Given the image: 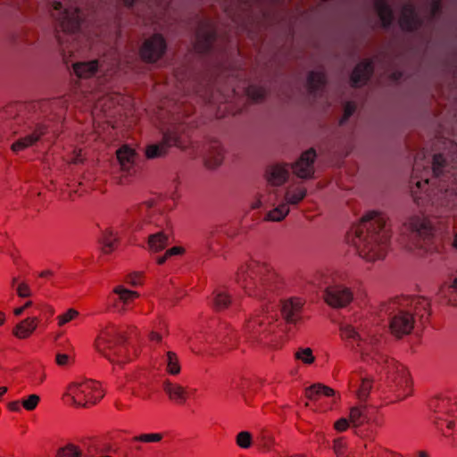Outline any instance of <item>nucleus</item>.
Instances as JSON below:
<instances>
[{
	"label": "nucleus",
	"instance_id": "nucleus-31",
	"mask_svg": "<svg viewBox=\"0 0 457 457\" xmlns=\"http://www.w3.org/2000/svg\"><path fill=\"white\" fill-rule=\"evenodd\" d=\"M169 237L170 232L165 228L151 234L147 240L148 250L154 253H158L163 250L169 244Z\"/></svg>",
	"mask_w": 457,
	"mask_h": 457
},
{
	"label": "nucleus",
	"instance_id": "nucleus-53",
	"mask_svg": "<svg viewBox=\"0 0 457 457\" xmlns=\"http://www.w3.org/2000/svg\"><path fill=\"white\" fill-rule=\"evenodd\" d=\"M445 160L442 154H435L433 157L432 171L436 177L439 176L442 172V167L444 166Z\"/></svg>",
	"mask_w": 457,
	"mask_h": 457
},
{
	"label": "nucleus",
	"instance_id": "nucleus-10",
	"mask_svg": "<svg viewBox=\"0 0 457 457\" xmlns=\"http://www.w3.org/2000/svg\"><path fill=\"white\" fill-rule=\"evenodd\" d=\"M403 228L414 240L413 246L417 248H425L434 230L431 221L423 216L411 217L404 223Z\"/></svg>",
	"mask_w": 457,
	"mask_h": 457
},
{
	"label": "nucleus",
	"instance_id": "nucleus-6",
	"mask_svg": "<svg viewBox=\"0 0 457 457\" xmlns=\"http://www.w3.org/2000/svg\"><path fill=\"white\" fill-rule=\"evenodd\" d=\"M277 314L262 312L251 317L245 325V332L249 339L264 342L277 328Z\"/></svg>",
	"mask_w": 457,
	"mask_h": 457
},
{
	"label": "nucleus",
	"instance_id": "nucleus-4",
	"mask_svg": "<svg viewBox=\"0 0 457 457\" xmlns=\"http://www.w3.org/2000/svg\"><path fill=\"white\" fill-rule=\"evenodd\" d=\"M104 395L100 382L87 379L74 381L68 385L64 397L71 399V404L77 407H86L87 404H95Z\"/></svg>",
	"mask_w": 457,
	"mask_h": 457
},
{
	"label": "nucleus",
	"instance_id": "nucleus-7",
	"mask_svg": "<svg viewBox=\"0 0 457 457\" xmlns=\"http://www.w3.org/2000/svg\"><path fill=\"white\" fill-rule=\"evenodd\" d=\"M408 301H400L389 315V330L396 338L411 334L414 328L413 313L407 309Z\"/></svg>",
	"mask_w": 457,
	"mask_h": 457
},
{
	"label": "nucleus",
	"instance_id": "nucleus-52",
	"mask_svg": "<svg viewBox=\"0 0 457 457\" xmlns=\"http://www.w3.org/2000/svg\"><path fill=\"white\" fill-rule=\"evenodd\" d=\"M79 312L75 309H69L65 313L57 317L58 326L62 327L66 323L75 320L79 316Z\"/></svg>",
	"mask_w": 457,
	"mask_h": 457
},
{
	"label": "nucleus",
	"instance_id": "nucleus-9",
	"mask_svg": "<svg viewBox=\"0 0 457 457\" xmlns=\"http://www.w3.org/2000/svg\"><path fill=\"white\" fill-rule=\"evenodd\" d=\"M430 407L434 411V422L445 435L452 429L454 420L451 417L457 419V401L449 398H437L432 400Z\"/></svg>",
	"mask_w": 457,
	"mask_h": 457
},
{
	"label": "nucleus",
	"instance_id": "nucleus-1",
	"mask_svg": "<svg viewBox=\"0 0 457 457\" xmlns=\"http://www.w3.org/2000/svg\"><path fill=\"white\" fill-rule=\"evenodd\" d=\"M347 237L361 258L374 262L386 257L391 234L386 217L370 212L361 218Z\"/></svg>",
	"mask_w": 457,
	"mask_h": 457
},
{
	"label": "nucleus",
	"instance_id": "nucleus-26",
	"mask_svg": "<svg viewBox=\"0 0 457 457\" xmlns=\"http://www.w3.org/2000/svg\"><path fill=\"white\" fill-rule=\"evenodd\" d=\"M39 323L37 317H28L17 323L12 330V334L18 339H28L36 331Z\"/></svg>",
	"mask_w": 457,
	"mask_h": 457
},
{
	"label": "nucleus",
	"instance_id": "nucleus-13",
	"mask_svg": "<svg viewBox=\"0 0 457 457\" xmlns=\"http://www.w3.org/2000/svg\"><path fill=\"white\" fill-rule=\"evenodd\" d=\"M138 297L139 294L137 291L127 289L120 285L115 287L109 294L107 301L111 310L119 314H124Z\"/></svg>",
	"mask_w": 457,
	"mask_h": 457
},
{
	"label": "nucleus",
	"instance_id": "nucleus-63",
	"mask_svg": "<svg viewBox=\"0 0 457 457\" xmlns=\"http://www.w3.org/2000/svg\"><path fill=\"white\" fill-rule=\"evenodd\" d=\"M6 321V315L4 312L0 311V326H3Z\"/></svg>",
	"mask_w": 457,
	"mask_h": 457
},
{
	"label": "nucleus",
	"instance_id": "nucleus-46",
	"mask_svg": "<svg viewBox=\"0 0 457 457\" xmlns=\"http://www.w3.org/2000/svg\"><path fill=\"white\" fill-rule=\"evenodd\" d=\"M253 436L248 431H241L236 436V444L243 449H248L253 445Z\"/></svg>",
	"mask_w": 457,
	"mask_h": 457
},
{
	"label": "nucleus",
	"instance_id": "nucleus-40",
	"mask_svg": "<svg viewBox=\"0 0 457 457\" xmlns=\"http://www.w3.org/2000/svg\"><path fill=\"white\" fill-rule=\"evenodd\" d=\"M288 213H289V207L287 206V204H281L278 207L268 212L265 214L263 220L265 221L278 222V221L283 220Z\"/></svg>",
	"mask_w": 457,
	"mask_h": 457
},
{
	"label": "nucleus",
	"instance_id": "nucleus-42",
	"mask_svg": "<svg viewBox=\"0 0 457 457\" xmlns=\"http://www.w3.org/2000/svg\"><path fill=\"white\" fill-rule=\"evenodd\" d=\"M166 371L170 375H178L180 372V362L174 352H167L165 357Z\"/></svg>",
	"mask_w": 457,
	"mask_h": 457
},
{
	"label": "nucleus",
	"instance_id": "nucleus-24",
	"mask_svg": "<svg viewBox=\"0 0 457 457\" xmlns=\"http://www.w3.org/2000/svg\"><path fill=\"white\" fill-rule=\"evenodd\" d=\"M47 131V129L43 124H37L33 132L23 137L19 138L12 145L13 152H21L24 149L35 145Z\"/></svg>",
	"mask_w": 457,
	"mask_h": 457
},
{
	"label": "nucleus",
	"instance_id": "nucleus-35",
	"mask_svg": "<svg viewBox=\"0 0 457 457\" xmlns=\"http://www.w3.org/2000/svg\"><path fill=\"white\" fill-rule=\"evenodd\" d=\"M439 293L450 304L457 306V277L449 278L440 287Z\"/></svg>",
	"mask_w": 457,
	"mask_h": 457
},
{
	"label": "nucleus",
	"instance_id": "nucleus-20",
	"mask_svg": "<svg viewBox=\"0 0 457 457\" xmlns=\"http://www.w3.org/2000/svg\"><path fill=\"white\" fill-rule=\"evenodd\" d=\"M138 216L148 223H155L157 227L162 228L163 223L168 225L166 217L159 213V208L154 200L140 204L137 207Z\"/></svg>",
	"mask_w": 457,
	"mask_h": 457
},
{
	"label": "nucleus",
	"instance_id": "nucleus-57",
	"mask_svg": "<svg viewBox=\"0 0 457 457\" xmlns=\"http://www.w3.org/2000/svg\"><path fill=\"white\" fill-rule=\"evenodd\" d=\"M55 361L59 366H67L70 361V356L65 353H57L55 357Z\"/></svg>",
	"mask_w": 457,
	"mask_h": 457
},
{
	"label": "nucleus",
	"instance_id": "nucleus-14",
	"mask_svg": "<svg viewBox=\"0 0 457 457\" xmlns=\"http://www.w3.org/2000/svg\"><path fill=\"white\" fill-rule=\"evenodd\" d=\"M353 299L352 290L343 285L328 287L324 293L325 302L333 308H344Z\"/></svg>",
	"mask_w": 457,
	"mask_h": 457
},
{
	"label": "nucleus",
	"instance_id": "nucleus-41",
	"mask_svg": "<svg viewBox=\"0 0 457 457\" xmlns=\"http://www.w3.org/2000/svg\"><path fill=\"white\" fill-rule=\"evenodd\" d=\"M82 450L79 445L67 443L56 450L54 457H82Z\"/></svg>",
	"mask_w": 457,
	"mask_h": 457
},
{
	"label": "nucleus",
	"instance_id": "nucleus-22",
	"mask_svg": "<svg viewBox=\"0 0 457 457\" xmlns=\"http://www.w3.org/2000/svg\"><path fill=\"white\" fill-rule=\"evenodd\" d=\"M224 149L219 141H211L205 145L204 165L208 169L219 167L224 160Z\"/></svg>",
	"mask_w": 457,
	"mask_h": 457
},
{
	"label": "nucleus",
	"instance_id": "nucleus-39",
	"mask_svg": "<svg viewBox=\"0 0 457 457\" xmlns=\"http://www.w3.org/2000/svg\"><path fill=\"white\" fill-rule=\"evenodd\" d=\"M326 83L325 74L322 71H312L308 76L307 85L311 94L322 89Z\"/></svg>",
	"mask_w": 457,
	"mask_h": 457
},
{
	"label": "nucleus",
	"instance_id": "nucleus-47",
	"mask_svg": "<svg viewBox=\"0 0 457 457\" xmlns=\"http://www.w3.org/2000/svg\"><path fill=\"white\" fill-rule=\"evenodd\" d=\"M185 253V249L181 246H173L164 253L162 256L156 258V262L159 265H162L169 258L176 255H181Z\"/></svg>",
	"mask_w": 457,
	"mask_h": 457
},
{
	"label": "nucleus",
	"instance_id": "nucleus-18",
	"mask_svg": "<svg viewBox=\"0 0 457 457\" xmlns=\"http://www.w3.org/2000/svg\"><path fill=\"white\" fill-rule=\"evenodd\" d=\"M316 157L315 150L311 148L302 154L300 158L291 167L293 172L301 179H310L314 173L313 162Z\"/></svg>",
	"mask_w": 457,
	"mask_h": 457
},
{
	"label": "nucleus",
	"instance_id": "nucleus-23",
	"mask_svg": "<svg viewBox=\"0 0 457 457\" xmlns=\"http://www.w3.org/2000/svg\"><path fill=\"white\" fill-rule=\"evenodd\" d=\"M163 391L169 400L178 405H183L188 399V392L186 387L178 383L167 379L163 382Z\"/></svg>",
	"mask_w": 457,
	"mask_h": 457
},
{
	"label": "nucleus",
	"instance_id": "nucleus-38",
	"mask_svg": "<svg viewBox=\"0 0 457 457\" xmlns=\"http://www.w3.org/2000/svg\"><path fill=\"white\" fill-rule=\"evenodd\" d=\"M349 421L353 427H361L368 422L367 407L355 406L351 408L349 413Z\"/></svg>",
	"mask_w": 457,
	"mask_h": 457
},
{
	"label": "nucleus",
	"instance_id": "nucleus-62",
	"mask_svg": "<svg viewBox=\"0 0 457 457\" xmlns=\"http://www.w3.org/2000/svg\"><path fill=\"white\" fill-rule=\"evenodd\" d=\"M25 309H23V305L21 307H17L13 310V314L16 317L21 316L24 312Z\"/></svg>",
	"mask_w": 457,
	"mask_h": 457
},
{
	"label": "nucleus",
	"instance_id": "nucleus-27",
	"mask_svg": "<svg viewBox=\"0 0 457 457\" xmlns=\"http://www.w3.org/2000/svg\"><path fill=\"white\" fill-rule=\"evenodd\" d=\"M402 301H408L407 309L411 310L413 317L418 316L422 321L428 320L430 315V303L424 297L403 298Z\"/></svg>",
	"mask_w": 457,
	"mask_h": 457
},
{
	"label": "nucleus",
	"instance_id": "nucleus-15",
	"mask_svg": "<svg viewBox=\"0 0 457 457\" xmlns=\"http://www.w3.org/2000/svg\"><path fill=\"white\" fill-rule=\"evenodd\" d=\"M304 301L299 297H291L280 303V313L287 325L296 326L302 320Z\"/></svg>",
	"mask_w": 457,
	"mask_h": 457
},
{
	"label": "nucleus",
	"instance_id": "nucleus-36",
	"mask_svg": "<svg viewBox=\"0 0 457 457\" xmlns=\"http://www.w3.org/2000/svg\"><path fill=\"white\" fill-rule=\"evenodd\" d=\"M306 188L303 186H291L285 193V201L288 204H298L306 196Z\"/></svg>",
	"mask_w": 457,
	"mask_h": 457
},
{
	"label": "nucleus",
	"instance_id": "nucleus-48",
	"mask_svg": "<svg viewBox=\"0 0 457 457\" xmlns=\"http://www.w3.org/2000/svg\"><path fill=\"white\" fill-rule=\"evenodd\" d=\"M333 451L337 457H346L347 456V444L346 441L342 438H337L333 441Z\"/></svg>",
	"mask_w": 457,
	"mask_h": 457
},
{
	"label": "nucleus",
	"instance_id": "nucleus-29",
	"mask_svg": "<svg viewBox=\"0 0 457 457\" xmlns=\"http://www.w3.org/2000/svg\"><path fill=\"white\" fill-rule=\"evenodd\" d=\"M373 71V66L370 61L360 62L353 70L351 76L353 87H360L366 83Z\"/></svg>",
	"mask_w": 457,
	"mask_h": 457
},
{
	"label": "nucleus",
	"instance_id": "nucleus-5",
	"mask_svg": "<svg viewBox=\"0 0 457 457\" xmlns=\"http://www.w3.org/2000/svg\"><path fill=\"white\" fill-rule=\"evenodd\" d=\"M124 337L120 329L114 325H108L103 328L97 336L95 346L96 349L112 361L124 362L119 357L124 351L122 344Z\"/></svg>",
	"mask_w": 457,
	"mask_h": 457
},
{
	"label": "nucleus",
	"instance_id": "nucleus-19",
	"mask_svg": "<svg viewBox=\"0 0 457 457\" xmlns=\"http://www.w3.org/2000/svg\"><path fill=\"white\" fill-rule=\"evenodd\" d=\"M214 40V27L210 21L202 22L195 35V48L199 53H204L210 49Z\"/></svg>",
	"mask_w": 457,
	"mask_h": 457
},
{
	"label": "nucleus",
	"instance_id": "nucleus-11",
	"mask_svg": "<svg viewBox=\"0 0 457 457\" xmlns=\"http://www.w3.org/2000/svg\"><path fill=\"white\" fill-rule=\"evenodd\" d=\"M340 337L342 339L357 344V350L361 353V360L367 363L375 359L376 351H379L377 343L362 340L355 328L349 324L340 326Z\"/></svg>",
	"mask_w": 457,
	"mask_h": 457
},
{
	"label": "nucleus",
	"instance_id": "nucleus-51",
	"mask_svg": "<svg viewBox=\"0 0 457 457\" xmlns=\"http://www.w3.org/2000/svg\"><path fill=\"white\" fill-rule=\"evenodd\" d=\"M163 436L161 433H151L137 436L133 438V441L142 443H157L160 442Z\"/></svg>",
	"mask_w": 457,
	"mask_h": 457
},
{
	"label": "nucleus",
	"instance_id": "nucleus-45",
	"mask_svg": "<svg viewBox=\"0 0 457 457\" xmlns=\"http://www.w3.org/2000/svg\"><path fill=\"white\" fill-rule=\"evenodd\" d=\"M295 359L301 361L304 364H312L315 361L312 350L309 347L299 348L295 353Z\"/></svg>",
	"mask_w": 457,
	"mask_h": 457
},
{
	"label": "nucleus",
	"instance_id": "nucleus-32",
	"mask_svg": "<svg viewBox=\"0 0 457 457\" xmlns=\"http://www.w3.org/2000/svg\"><path fill=\"white\" fill-rule=\"evenodd\" d=\"M72 68L79 79H89L98 71L99 62L97 60L75 62L72 64Z\"/></svg>",
	"mask_w": 457,
	"mask_h": 457
},
{
	"label": "nucleus",
	"instance_id": "nucleus-17",
	"mask_svg": "<svg viewBox=\"0 0 457 457\" xmlns=\"http://www.w3.org/2000/svg\"><path fill=\"white\" fill-rule=\"evenodd\" d=\"M420 163L418 160H415L413 172L411 179V183L414 184V187H411V195L413 197L414 202L418 205H422L428 199V183L429 180L427 177L420 176L418 174L420 170Z\"/></svg>",
	"mask_w": 457,
	"mask_h": 457
},
{
	"label": "nucleus",
	"instance_id": "nucleus-25",
	"mask_svg": "<svg viewBox=\"0 0 457 457\" xmlns=\"http://www.w3.org/2000/svg\"><path fill=\"white\" fill-rule=\"evenodd\" d=\"M289 176L287 164L276 163L270 165L266 169L265 177L268 183L271 186H281Z\"/></svg>",
	"mask_w": 457,
	"mask_h": 457
},
{
	"label": "nucleus",
	"instance_id": "nucleus-28",
	"mask_svg": "<svg viewBox=\"0 0 457 457\" xmlns=\"http://www.w3.org/2000/svg\"><path fill=\"white\" fill-rule=\"evenodd\" d=\"M420 21L417 16L414 8L411 4H405L403 7L402 13L399 19V24L404 30L412 31L418 29L420 25Z\"/></svg>",
	"mask_w": 457,
	"mask_h": 457
},
{
	"label": "nucleus",
	"instance_id": "nucleus-43",
	"mask_svg": "<svg viewBox=\"0 0 457 457\" xmlns=\"http://www.w3.org/2000/svg\"><path fill=\"white\" fill-rule=\"evenodd\" d=\"M373 387V379L370 378H363L357 390V397L360 401L365 402Z\"/></svg>",
	"mask_w": 457,
	"mask_h": 457
},
{
	"label": "nucleus",
	"instance_id": "nucleus-30",
	"mask_svg": "<svg viewBox=\"0 0 457 457\" xmlns=\"http://www.w3.org/2000/svg\"><path fill=\"white\" fill-rule=\"evenodd\" d=\"M99 243L101 245L102 253L104 254H110L117 248L119 243L118 232L111 227L106 228L102 232Z\"/></svg>",
	"mask_w": 457,
	"mask_h": 457
},
{
	"label": "nucleus",
	"instance_id": "nucleus-64",
	"mask_svg": "<svg viewBox=\"0 0 457 457\" xmlns=\"http://www.w3.org/2000/svg\"><path fill=\"white\" fill-rule=\"evenodd\" d=\"M8 391L6 386H0V399Z\"/></svg>",
	"mask_w": 457,
	"mask_h": 457
},
{
	"label": "nucleus",
	"instance_id": "nucleus-49",
	"mask_svg": "<svg viewBox=\"0 0 457 457\" xmlns=\"http://www.w3.org/2000/svg\"><path fill=\"white\" fill-rule=\"evenodd\" d=\"M246 93L247 96L255 102L262 101L266 95L265 89L258 86H249Z\"/></svg>",
	"mask_w": 457,
	"mask_h": 457
},
{
	"label": "nucleus",
	"instance_id": "nucleus-55",
	"mask_svg": "<svg viewBox=\"0 0 457 457\" xmlns=\"http://www.w3.org/2000/svg\"><path fill=\"white\" fill-rule=\"evenodd\" d=\"M356 104L353 102H347L344 107V115L340 120V124H343L349 117L355 112Z\"/></svg>",
	"mask_w": 457,
	"mask_h": 457
},
{
	"label": "nucleus",
	"instance_id": "nucleus-54",
	"mask_svg": "<svg viewBox=\"0 0 457 457\" xmlns=\"http://www.w3.org/2000/svg\"><path fill=\"white\" fill-rule=\"evenodd\" d=\"M16 293L19 297L26 298L32 295L29 286L26 282H21L16 287Z\"/></svg>",
	"mask_w": 457,
	"mask_h": 457
},
{
	"label": "nucleus",
	"instance_id": "nucleus-50",
	"mask_svg": "<svg viewBox=\"0 0 457 457\" xmlns=\"http://www.w3.org/2000/svg\"><path fill=\"white\" fill-rule=\"evenodd\" d=\"M40 402V396L32 394L29 395L26 399L21 400V406L28 411H34Z\"/></svg>",
	"mask_w": 457,
	"mask_h": 457
},
{
	"label": "nucleus",
	"instance_id": "nucleus-61",
	"mask_svg": "<svg viewBox=\"0 0 457 457\" xmlns=\"http://www.w3.org/2000/svg\"><path fill=\"white\" fill-rule=\"evenodd\" d=\"M149 338L151 341H155L157 343H160L162 341V335L158 332L152 331L149 335Z\"/></svg>",
	"mask_w": 457,
	"mask_h": 457
},
{
	"label": "nucleus",
	"instance_id": "nucleus-44",
	"mask_svg": "<svg viewBox=\"0 0 457 457\" xmlns=\"http://www.w3.org/2000/svg\"><path fill=\"white\" fill-rule=\"evenodd\" d=\"M231 303L230 295L226 292H217L213 299V306L217 311L225 310Z\"/></svg>",
	"mask_w": 457,
	"mask_h": 457
},
{
	"label": "nucleus",
	"instance_id": "nucleus-60",
	"mask_svg": "<svg viewBox=\"0 0 457 457\" xmlns=\"http://www.w3.org/2000/svg\"><path fill=\"white\" fill-rule=\"evenodd\" d=\"M140 278H141L140 275L133 274L128 278V282L130 283L132 286H137L141 283Z\"/></svg>",
	"mask_w": 457,
	"mask_h": 457
},
{
	"label": "nucleus",
	"instance_id": "nucleus-56",
	"mask_svg": "<svg viewBox=\"0 0 457 457\" xmlns=\"http://www.w3.org/2000/svg\"><path fill=\"white\" fill-rule=\"evenodd\" d=\"M349 422L346 419L342 418L337 420L334 424V428L338 432L345 431L349 427Z\"/></svg>",
	"mask_w": 457,
	"mask_h": 457
},
{
	"label": "nucleus",
	"instance_id": "nucleus-58",
	"mask_svg": "<svg viewBox=\"0 0 457 457\" xmlns=\"http://www.w3.org/2000/svg\"><path fill=\"white\" fill-rule=\"evenodd\" d=\"M441 8V0H432L430 4V15L435 16Z\"/></svg>",
	"mask_w": 457,
	"mask_h": 457
},
{
	"label": "nucleus",
	"instance_id": "nucleus-16",
	"mask_svg": "<svg viewBox=\"0 0 457 457\" xmlns=\"http://www.w3.org/2000/svg\"><path fill=\"white\" fill-rule=\"evenodd\" d=\"M165 49L166 43L164 38L161 35L156 34L144 42L140 49V55L144 61L154 62L162 56Z\"/></svg>",
	"mask_w": 457,
	"mask_h": 457
},
{
	"label": "nucleus",
	"instance_id": "nucleus-33",
	"mask_svg": "<svg viewBox=\"0 0 457 457\" xmlns=\"http://www.w3.org/2000/svg\"><path fill=\"white\" fill-rule=\"evenodd\" d=\"M335 395L336 392L333 388L320 383L314 384L305 389V397L311 401L320 400L322 396L332 397Z\"/></svg>",
	"mask_w": 457,
	"mask_h": 457
},
{
	"label": "nucleus",
	"instance_id": "nucleus-12",
	"mask_svg": "<svg viewBox=\"0 0 457 457\" xmlns=\"http://www.w3.org/2000/svg\"><path fill=\"white\" fill-rule=\"evenodd\" d=\"M78 8H62L60 2L53 4L52 16L58 21V25L64 33H74L79 28L80 18Z\"/></svg>",
	"mask_w": 457,
	"mask_h": 457
},
{
	"label": "nucleus",
	"instance_id": "nucleus-37",
	"mask_svg": "<svg viewBox=\"0 0 457 457\" xmlns=\"http://www.w3.org/2000/svg\"><path fill=\"white\" fill-rule=\"evenodd\" d=\"M374 6L383 26H389L393 21V12L390 6L384 0H375Z\"/></svg>",
	"mask_w": 457,
	"mask_h": 457
},
{
	"label": "nucleus",
	"instance_id": "nucleus-34",
	"mask_svg": "<svg viewBox=\"0 0 457 457\" xmlns=\"http://www.w3.org/2000/svg\"><path fill=\"white\" fill-rule=\"evenodd\" d=\"M440 204L449 209L457 207V181H454L441 192L439 196Z\"/></svg>",
	"mask_w": 457,
	"mask_h": 457
},
{
	"label": "nucleus",
	"instance_id": "nucleus-21",
	"mask_svg": "<svg viewBox=\"0 0 457 457\" xmlns=\"http://www.w3.org/2000/svg\"><path fill=\"white\" fill-rule=\"evenodd\" d=\"M116 155L120 163V170L125 174V176H133L137 172L135 164L137 154L135 150L128 145H123L117 150Z\"/></svg>",
	"mask_w": 457,
	"mask_h": 457
},
{
	"label": "nucleus",
	"instance_id": "nucleus-3",
	"mask_svg": "<svg viewBox=\"0 0 457 457\" xmlns=\"http://www.w3.org/2000/svg\"><path fill=\"white\" fill-rule=\"evenodd\" d=\"M369 364H378L382 368L386 373V383L396 394L398 400H403L411 394L412 381L410 373L399 361L376 351L375 359Z\"/></svg>",
	"mask_w": 457,
	"mask_h": 457
},
{
	"label": "nucleus",
	"instance_id": "nucleus-2",
	"mask_svg": "<svg viewBox=\"0 0 457 457\" xmlns=\"http://www.w3.org/2000/svg\"><path fill=\"white\" fill-rule=\"evenodd\" d=\"M236 281L247 295L262 297L278 287L280 278L270 263L251 259L238 268Z\"/></svg>",
	"mask_w": 457,
	"mask_h": 457
},
{
	"label": "nucleus",
	"instance_id": "nucleus-8",
	"mask_svg": "<svg viewBox=\"0 0 457 457\" xmlns=\"http://www.w3.org/2000/svg\"><path fill=\"white\" fill-rule=\"evenodd\" d=\"M190 144L189 138L180 133L179 128H173L163 134L162 140L160 143L148 145L145 149V155L149 159L162 157L171 146L186 149Z\"/></svg>",
	"mask_w": 457,
	"mask_h": 457
},
{
	"label": "nucleus",
	"instance_id": "nucleus-59",
	"mask_svg": "<svg viewBox=\"0 0 457 457\" xmlns=\"http://www.w3.org/2000/svg\"><path fill=\"white\" fill-rule=\"evenodd\" d=\"M21 401H12L7 403V409L10 411H21Z\"/></svg>",
	"mask_w": 457,
	"mask_h": 457
}]
</instances>
